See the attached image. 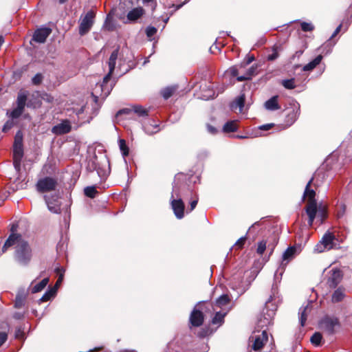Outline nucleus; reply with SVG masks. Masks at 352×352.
Listing matches in <instances>:
<instances>
[{"label":"nucleus","mask_w":352,"mask_h":352,"mask_svg":"<svg viewBox=\"0 0 352 352\" xmlns=\"http://www.w3.org/2000/svg\"><path fill=\"white\" fill-rule=\"evenodd\" d=\"M273 315H274V311H271V314L268 315V316H269V317H270V318H267V319H266V322H264V324H265V325H267V324H270L271 318H272V316H273Z\"/></svg>","instance_id":"680f3d73"},{"label":"nucleus","mask_w":352,"mask_h":352,"mask_svg":"<svg viewBox=\"0 0 352 352\" xmlns=\"http://www.w3.org/2000/svg\"><path fill=\"white\" fill-rule=\"evenodd\" d=\"M313 180H314V177H311L310 179V180L308 182V183L307 184V185L305 186V191H304L302 198L305 199V197H307V199H308L307 202H317L315 199V196H316L315 191L312 189H310V186H311Z\"/></svg>","instance_id":"aec40b11"},{"label":"nucleus","mask_w":352,"mask_h":352,"mask_svg":"<svg viewBox=\"0 0 352 352\" xmlns=\"http://www.w3.org/2000/svg\"><path fill=\"white\" fill-rule=\"evenodd\" d=\"M177 87H167L162 90V95L166 100L168 99L177 90Z\"/></svg>","instance_id":"f704fd0d"},{"label":"nucleus","mask_w":352,"mask_h":352,"mask_svg":"<svg viewBox=\"0 0 352 352\" xmlns=\"http://www.w3.org/2000/svg\"><path fill=\"white\" fill-rule=\"evenodd\" d=\"M230 301V298L227 295H222L217 300H216V305L221 307L222 306H224L227 305Z\"/></svg>","instance_id":"a19ab883"},{"label":"nucleus","mask_w":352,"mask_h":352,"mask_svg":"<svg viewBox=\"0 0 352 352\" xmlns=\"http://www.w3.org/2000/svg\"><path fill=\"white\" fill-rule=\"evenodd\" d=\"M273 126H274V124H263V125H261V126H258V130L259 131L255 132V133L254 134L253 137L261 136L262 134L260 132V131H267V130H270V129L272 128Z\"/></svg>","instance_id":"37998d69"},{"label":"nucleus","mask_w":352,"mask_h":352,"mask_svg":"<svg viewBox=\"0 0 352 352\" xmlns=\"http://www.w3.org/2000/svg\"><path fill=\"white\" fill-rule=\"evenodd\" d=\"M246 240V236H242L239 239L237 240V241L234 243V246L236 248L241 249L243 246Z\"/></svg>","instance_id":"8fccbe9b"},{"label":"nucleus","mask_w":352,"mask_h":352,"mask_svg":"<svg viewBox=\"0 0 352 352\" xmlns=\"http://www.w3.org/2000/svg\"><path fill=\"white\" fill-rule=\"evenodd\" d=\"M49 282L48 278H43L40 283L36 284L32 288V293L35 294L37 292H41L43 290L46 285H47Z\"/></svg>","instance_id":"2f4dec72"},{"label":"nucleus","mask_w":352,"mask_h":352,"mask_svg":"<svg viewBox=\"0 0 352 352\" xmlns=\"http://www.w3.org/2000/svg\"><path fill=\"white\" fill-rule=\"evenodd\" d=\"M142 128L148 135H153L159 131L158 125L156 124H152L151 121L144 122L142 125Z\"/></svg>","instance_id":"c85d7f7f"},{"label":"nucleus","mask_w":352,"mask_h":352,"mask_svg":"<svg viewBox=\"0 0 352 352\" xmlns=\"http://www.w3.org/2000/svg\"><path fill=\"white\" fill-rule=\"evenodd\" d=\"M296 251V248L295 247H289L283 252L281 266L285 267L287 264V263L294 258Z\"/></svg>","instance_id":"4be33fe9"},{"label":"nucleus","mask_w":352,"mask_h":352,"mask_svg":"<svg viewBox=\"0 0 352 352\" xmlns=\"http://www.w3.org/2000/svg\"><path fill=\"white\" fill-rule=\"evenodd\" d=\"M254 60V57L252 56H250L248 58V60L246 61V63L245 65H249L251 62H252L253 60Z\"/></svg>","instance_id":"69168bd1"},{"label":"nucleus","mask_w":352,"mask_h":352,"mask_svg":"<svg viewBox=\"0 0 352 352\" xmlns=\"http://www.w3.org/2000/svg\"><path fill=\"white\" fill-rule=\"evenodd\" d=\"M58 185L57 179L51 177H45L38 180L36 188L39 192L54 190Z\"/></svg>","instance_id":"0eeeda50"},{"label":"nucleus","mask_w":352,"mask_h":352,"mask_svg":"<svg viewBox=\"0 0 352 352\" xmlns=\"http://www.w3.org/2000/svg\"><path fill=\"white\" fill-rule=\"evenodd\" d=\"M300 26H301L302 30L304 32H311V31L314 30V25L311 23L302 22L300 23Z\"/></svg>","instance_id":"de8ad7c7"},{"label":"nucleus","mask_w":352,"mask_h":352,"mask_svg":"<svg viewBox=\"0 0 352 352\" xmlns=\"http://www.w3.org/2000/svg\"><path fill=\"white\" fill-rule=\"evenodd\" d=\"M342 25H338L331 36V39H333L341 30Z\"/></svg>","instance_id":"bf43d9fd"},{"label":"nucleus","mask_w":352,"mask_h":352,"mask_svg":"<svg viewBox=\"0 0 352 352\" xmlns=\"http://www.w3.org/2000/svg\"><path fill=\"white\" fill-rule=\"evenodd\" d=\"M290 108L287 109L285 122L287 126L292 125L300 115V104L296 101H293Z\"/></svg>","instance_id":"9b49d317"},{"label":"nucleus","mask_w":352,"mask_h":352,"mask_svg":"<svg viewBox=\"0 0 352 352\" xmlns=\"http://www.w3.org/2000/svg\"><path fill=\"white\" fill-rule=\"evenodd\" d=\"M281 84L285 89H293L296 87L294 78L283 80Z\"/></svg>","instance_id":"c9c22d12"},{"label":"nucleus","mask_w":352,"mask_h":352,"mask_svg":"<svg viewBox=\"0 0 352 352\" xmlns=\"http://www.w3.org/2000/svg\"><path fill=\"white\" fill-rule=\"evenodd\" d=\"M259 225V223L257 221V222H255L254 224L252 225V226L249 228L248 230V232H250V230L254 228L256 226H258Z\"/></svg>","instance_id":"338daca9"},{"label":"nucleus","mask_w":352,"mask_h":352,"mask_svg":"<svg viewBox=\"0 0 352 352\" xmlns=\"http://www.w3.org/2000/svg\"><path fill=\"white\" fill-rule=\"evenodd\" d=\"M144 13V10L142 8L138 7L133 8L127 14V19L130 21H135L140 18Z\"/></svg>","instance_id":"393cba45"},{"label":"nucleus","mask_w":352,"mask_h":352,"mask_svg":"<svg viewBox=\"0 0 352 352\" xmlns=\"http://www.w3.org/2000/svg\"><path fill=\"white\" fill-rule=\"evenodd\" d=\"M236 277H234L230 282L232 288L237 292L239 295L243 294L248 289L249 284L244 283L243 282L238 283L235 281Z\"/></svg>","instance_id":"412c9836"},{"label":"nucleus","mask_w":352,"mask_h":352,"mask_svg":"<svg viewBox=\"0 0 352 352\" xmlns=\"http://www.w3.org/2000/svg\"><path fill=\"white\" fill-rule=\"evenodd\" d=\"M238 126H237V122L236 120H232L227 122L223 128V130L224 132L229 133V132H234L237 130Z\"/></svg>","instance_id":"c756f323"},{"label":"nucleus","mask_w":352,"mask_h":352,"mask_svg":"<svg viewBox=\"0 0 352 352\" xmlns=\"http://www.w3.org/2000/svg\"><path fill=\"white\" fill-rule=\"evenodd\" d=\"M23 155V134L19 131L14 138L13 156L14 163H20Z\"/></svg>","instance_id":"1a4fd4ad"},{"label":"nucleus","mask_w":352,"mask_h":352,"mask_svg":"<svg viewBox=\"0 0 352 352\" xmlns=\"http://www.w3.org/2000/svg\"><path fill=\"white\" fill-rule=\"evenodd\" d=\"M10 120H8V121H6V122L4 124L3 126V129H2V131L3 132H7L10 129H11L14 125L15 124V122H14V119H12L11 118H9Z\"/></svg>","instance_id":"a18cd8bd"},{"label":"nucleus","mask_w":352,"mask_h":352,"mask_svg":"<svg viewBox=\"0 0 352 352\" xmlns=\"http://www.w3.org/2000/svg\"><path fill=\"white\" fill-rule=\"evenodd\" d=\"M170 205L175 217L181 219L184 216V204L179 194V189L175 185L173 187L170 197Z\"/></svg>","instance_id":"20e7f679"},{"label":"nucleus","mask_w":352,"mask_h":352,"mask_svg":"<svg viewBox=\"0 0 352 352\" xmlns=\"http://www.w3.org/2000/svg\"><path fill=\"white\" fill-rule=\"evenodd\" d=\"M264 107L266 109L269 111H275L280 109V106L278 103V96H274L267 100L265 104Z\"/></svg>","instance_id":"bb28decb"},{"label":"nucleus","mask_w":352,"mask_h":352,"mask_svg":"<svg viewBox=\"0 0 352 352\" xmlns=\"http://www.w3.org/2000/svg\"><path fill=\"white\" fill-rule=\"evenodd\" d=\"M267 341L268 335L265 330L262 331L261 333L259 332L257 334L254 333L250 337V347L255 351H260Z\"/></svg>","instance_id":"423d86ee"},{"label":"nucleus","mask_w":352,"mask_h":352,"mask_svg":"<svg viewBox=\"0 0 352 352\" xmlns=\"http://www.w3.org/2000/svg\"><path fill=\"white\" fill-rule=\"evenodd\" d=\"M322 56L318 55L317 56L314 60H312L309 63L305 65L302 67V70L303 72H311L313 69H314L322 61Z\"/></svg>","instance_id":"a878e982"},{"label":"nucleus","mask_w":352,"mask_h":352,"mask_svg":"<svg viewBox=\"0 0 352 352\" xmlns=\"http://www.w3.org/2000/svg\"><path fill=\"white\" fill-rule=\"evenodd\" d=\"M157 32V29L154 27L149 26L146 30L148 37H152Z\"/></svg>","instance_id":"603ef678"},{"label":"nucleus","mask_w":352,"mask_h":352,"mask_svg":"<svg viewBox=\"0 0 352 352\" xmlns=\"http://www.w3.org/2000/svg\"><path fill=\"white\" fill-rule=\"evenodd\" d=\"M197 202H198V199H195L194 200H192V201H190V212H191L192 210H193L197 204Z\"/></svg>","instance_id":"13d9d810"},{"label":"nucleus","mask_w":352,"mask_h":352,"mask_svg":"<svg viewBox=\"0 0 352 352\" xmlns=\"http://www.w3.org/2000/svg\"><path fill=\"white\" fill-rule=\"evenodd\" d=\"M346 204L345 203H343L342 201H340V203L337 206V216L338 218H342L344 217L345 212H346Z\"/></svg>","instance_id":"58836bf2"},{"label":"nucleus","mask_w":352,"mask_h":352,"mask_svg":"<svg viewBox=\"0 0 352 352\" xmlns=\"http://www.w3.org/2000/svg\"><path fill=\"white\" fill-rule=\"evenodd\" d=\"M95 13L93 10H89L81 18L79 25V34L84 35L91 28L94 21Z\"/></svg>","instance_id":"9d476101"},{"label":"nucleus","mask_w":352,"mask_h":352,"mask_svg":"<svg viewBox=\"0 0 352 352\" xmlns=\"http://www.w3.org/2000/svg\"><path fill=\"white\" fill-rule=\"evenodd\" d=\"M182 5H183V4H179V5L176 6V10H178V9H179L180 8H182Z\"/></svg>","instance_id":"774afa93"},{"label":"nucleus","mask_w":352,"mask_h":352,"mask_svg":"<svg viewBox=\"0 0 352 352\" xmlns=\"http://www.w3.org/2000/svg\"><path fill=\"white\" fill-rule=\"evenodd\" d=\"M322 335L320 333H315L311 337V342L316 345L319 346L320 344V342L322 340Z\"/></svg>","instance_id":"79ce46f5"},{"label":"nucleus","mask_w":352,"mask_h":352,"mask_svg":"<svg viewBox=\"0 0 352 352\" xmlns=\"http://www.w3.org/2000/svg\"><path fill=\"white\" fill-rule=\"evenodd\" d=\"M345 296V289L340 287L333 293L331 301L333 302H339L344 298Z\"/></svg>","instance_id":"cd10ccee"},{"label":"nucleus","mask_w":352,"mask_h":352,"mask_svg":"<svg viewBox=\"0 0 352 352\" xmlns=\"http://www.w3.org/2000/svg\"><path fill=\"white\" fill-rule=\"evenodd\" d=\"M56 293V288L52 287L45 292V293L43 295V296L40 299V300L42 302H47V300H50L52 297H54L55 296Z\"/></svg>","instance_id":"72a5a7b5"},{"label":"nucleus","mask_w":352,"mask_h":352,"mask_svg":"<svg viewBox=\"0 0 352 352\" xmlns=\"http://www.w3.org/2000/svg\"><path fill=\"white\" fill-rule=\"evenodd\" d=\"M338 320L336 318L325 316L320 322V327L328 334L334 333V328L338 325Z\"/></svg>","instance_id":"ddd939ff"},{"label":"nucleus","mask_w":352,"mask_h":352,"mask_svg":"<svg viewBox=\"0 0 352 352\" xmlns=\"http://www.w3.org/2000/svg\"><path fill=\"white\" fill-rule=\"evenodd\" d=\"M144 3H153V10H154L155 9V7H156V2L154 1V0H142Z\"/></svg>","instance_id":"e2e57ef3"},{"label":"nucleus","mask_w":352,"mask_h":352,"mask_svg":"<svg viewBox=\"0 0 352 352\" xmlns=\"http://www.w3.org/2000/svg\"><path fill=\"white\" fill-rule=\"evenodd\" d=\"M51 29L48 28L38 29L34 32L32 40L36 43H43L51 34Z\"/></svg>","instance_id":"dca6fc26"},{"label":"nucleus","mask_w":352,"mask_h":352,"mask_svg":"<svg viewBox=\"0 0 352 352\" xmlns=\"http://www.w3.org/2000/svg\"><path fill=\"white\" fill-rule=\"evenodd\" d=\"M245 95L241 94L237 97L230 104V108L232 111H236L239 109V112L243 111L244 103H245Z\"/></svg>","instance_id":"5701e85b"},{"label":"nucleus","mask_w":352,"mask_h":352,"mask_svg":"<svg viewBox=\"0 0 352 352\" xmlns=\"http://www.w3.org/2000/svg\"><path fill=\"white\" fill-rule=\"evenodd\" d=\"M336 235L330 232H326L320 241L315 245L314 252L322 253L333 249L336 246Z\"/></svg>","instance_id":"39448f33"},{"label":"nucleus","mask_w":352,"mask_h":352,"mask_svg":"<svg viewBox=\"0 0 352 352\" xmlns=\"http://www.w3.org/2000/svg\"><path fill=\"white\" fill-rule=\"evenodd\" d=\"M256 65L251 66L245 71V72L243 75L238 76L237 81L242 82L244 80H250L252 78V76H254L256 74Z\"/></svg>","instance_id":"b1692460"},{"label":"nucleus","mask_w":352,"mask_h":352,"mask_svg":"<svg viewBox=\"0 0 352 352\" xmlns=\"http://www.w3.org/2000/svg\"><path fill=\"white\" fill-rule=\"evenodd\" d=\"M8 336L4 332H0V346L7 340Z\"/></svg>","instance_id":"5fc2aeb1"},{"label":"nucleus","mask_w":352,"mask_h":352,"mask_svg":"<svg viewBox=\"0 0 352 352\" xmlns=\"http://www.w3.org/2000/svg\"><path fill=\"white\" fill-rule=\"evenodd\" d=\"M28 95L29 93L27 91H20L18 93L14 108L6 112L8 118L18 119L23 113L25 107L30 109H38L41 107L42 102L38 98L32 96L28 99Z\"/></svg>","instance_id":"f03ea898"},{"label":"nucleus","mask_w":352,"mask_h":352,"mask_svg":"<svg viewBox=\"0 0 352 352\" xmlns=\"http://www.w3.org/2000/svg\"><path fill=\"white\" fill-rule=\"evenodd\" d=\"M22 300H16V302H15V307H17V308H19L22 306Z\"/></svg>","instance_id":"0e129e2a"},{"label":"nucleus","mask_w":352,"mask_h":352,"mask_svg":"<svg viewBox=\"0 0 352 352\" xmlns=\"http://www.w3.org/2000/svg\"><path fill=\"white\" fill-rule=\"evenodd\" d=\"M43 80V76L41 73H38L32 78V83L34 85H39L41 84Z\"/></svg>","instance_id":"49530a36"},{"label":"nucleus","mask_w":352,"mask_h":352,"mask_svg":"<svg viewBox=\"0 0 352 352\" xmlns=\"http://www.w3.org/2000/svg\"><path fill=\"white\" fill-rule=\"evenodd\" d=\"M132 111L139 116L144 117L147 116V111L144 109L142 106H135L133 107Z\"/></svg>","instance_id":"c03bdc74"},{"label":"nucleus","mask_w":352,"mask_h":352,"mask_svg":"<svg viewBox=\"0 0 352 352\" xmlns=\"http://www.w3.org/2000/svg\"><path fill=\"white\" fill-rule=\"evenodd\" d=\"M71 129L70 122L67 120H64L60 123L54 126L52 129V132L56 135H60L69 133Z\"/></svg>","instance_id":"2eb2a0df"},{"label":"nucleus","mask_w":352,"mask_h":352,"mask_svg":"<svg viewBox=\"0 0 352 352\" xmlns=\"http://www.w3.org/2000/svg\"><path fill=\"white\" fill-rule=\"evenodd\" d=\"M278 243V237L276 235L274 234L268 237L267 239H263L258 243V247L256 249V252L259 255H262L265 250L267 248L270 250V254H272L274 250L275 246Z\"/></svg>","instance_id":"6e6552de"},{"label":"nucleus","mask_w":352,"mask_h":352,"mask_svg":"<svg viewBox=\"0 0 352 352\" xmlns=\"http://www.w3.org/2000/svg\"><path fill=\"white\" fill-rule=\"evenodd\" d=\"M119 147L122 153L123 156H127L129 155V148L126 146V142L124 140L120 139L119 140Z\"/></svg>","instance_id":"ea45409f"},{"label":"nucleus","mask_w":352,"mask_h":352,"mask_svg":"<svg viewBox=\"0 0 352 352\" xmlns=\"http://www.w3.org/2000/svg\"><path fill=\"white\" fill-rule=\"evenodd\" d=\"M243 69V66L242 65H235L233 67H230L227 70V73L229 74L232 77H236L240 76L239 74L242 73V69Z\"/></svg>","instance_id":"7c9ffc66"},{"label":"nucleus","mask_w":352,"mask_h":352,"mask_svg":"<svg viewBox=\"0 0 352 352\" xmlns=\"http://www.w3.org/2000/svg\"><path fill=\"white\" fill-rule=\"evenodd\" d=\"M225 316L226 314H222L219 311H217L212 320V324H221L223 322V318Z\"/></svg>","instance_id":"4c0bfd02"},{"label":"nucleus","mask_w":352,"mask_h":352,"mask_svg":"<svg viewBox=\"0 0 352 352\" xmlns=\"http://www.w3.org/2000/svg\"><path fill=\"white\" fill-rule=\"evenodd\" d=\"M40 98L41 100H44L45 102L47 103H53L54 102V97L47 94V93H42L40 94Z\"/></svg>","instance_id":"09e8293b"},{"label":"nucleus","mask_w":352,"mask_h":352,"mask_svg":"<svg viewBox=\"0 0 352 352\" xmlns=\"http://www.w3.org/2000/svg\"><path fill=\"white\" fill-rule=\"evenodd\" d=\"M118 49H116L111 53V54L109 57V59L108 61L109 72L103 78L102 84L101 85L102 89H103L106 86L107 83L111 78V74L115 69L116 60L118 58Z\"/></svg>","instance_id":"4468645a"},{"label":"nucleus","mask_w":352,"mask_h":352,"mask_svg":"<svg viewBox=\"0 0 352 352\" xmlns=\"http://www.w3.org/2000/svg\"><path fill=\"white\" fill-rule=\"evenodd\" d=\"M210 93L208 95H204L201 98L204 100H209L214 98V93L212 91H210Z\"/></svg>","instance_id":"4d7b16f0"},{"label":"nucleus","mask_w":352,"mask_h":352,"mask_svg":"<svg viewBox=\"0 0 352 352\" xmlns=\"http://www.w3.org/2000/svg\"><path fill=\"white\" fill-rule=\"evenodd\" d=\"M318 217L320 218V221L321 223L323 221V220L326 218L327 217V212H326V210L324 208H318Z\"/></svg>","instance_id":"3c124183"},{"label":"nucleus","mask_w":352,"mask_h":352,"mask_svg":"<svg viewBox=\"0 0 352 352\" xmlns=\"http://www.w3.org/2000/svg\"><path fill=\"white\" fill-rule=\"evenodd\" d=\"M16 230V226L12 225V233L6 241L2 252H5L10 246H14V258L16 262L23 265H27L32 257V250L28 243L19 234L14 233Z\"/></svg>","instance_id":"f257e3e1"},{"label":"nucleus","mask_w":352,"mask_h":352,"mask_svg":"<svg viewBox=\"0 0 352 352\" xmlns=\"http://www.w3.org/2000/svg\"><path fill=\"white\" fill-rule=\"evenodd\" d=\"M45 202L47 205L48 209L54 213H58L60 210V204L58 202V195L52 196L50 197L47 195H45L44 197Z\"/></svg>","instance_id":"f3484780"},{"label":"nucleus","mask_w":352,"mask_h":352,"mask_svg":"<svg viewBox=\"0 0 352 352\" xmlns=\"http://www.w3.org/2000/svg\"><path fill=\"white\" fill-rule=\"evenodd\" d=\"M96 171H97V173L98 175V176L101 178H105L107 177L108 174H109V171L108 170H104L102 171V170H100V168H97L96 167L94 168Z\"/></svg>","instance_id":"864d4df0"},{"label":"nucleus","mask_w":352,"mask_h":352,"mask_svg":"<svg viewBox=\"0 0 352 352\" xmlns=\"http://www.w3.org/2000/svg\"><path fill=\"white\" fill-rule=\"evenodd\" d=\"M327 284L331 289L336 288L342 279V271L338 268H333L327 272Z\"/></svg>","instance_id":"f8f14e48"},{"label":"nucleus","mask_w":352,"mask_h":352,"mask_svg":"<svg viewBox=\"0 0 352 352\" xmlns=\"http://www.w3.org/2000/svg\"><path fill=\"white\" fill-rule=\"evenodd\" d=\"M312 309V306L310 302L306 305H302L300 307L298 311L299 321L302 327H304L307 319L308 315L310 314Z\"/></svg>","instance_id":"6ab92c4d"},{"label":"nucleus","mask_w":352,"mask_h":352,"mask_svg":"<svg viewBox=\"0 0 352 352\" xmlns=\"http://www.w3.org/2000/svg\"><path fill=\"white\" fill-rule=\"evenodd\" d=\"M85 195L90 198H94L98 193L95 186H87L84 189Z\"/></svg>","instance_id":"e433bc0d"},{"label":"nucleus","mask_w":352,"mask_h":352,"mask_svg":"<svg viewBox=\"0 0 352 352\" xmlns=\"http://www.w3.org/2000/svg\"><path fill=\"white\" fill-rule=\"evenodd\" d=\"M207 130L211 134H215L217 131V129L211 125H207Z\"/></svg>","instance_id":"6e6d98bb"},{"label":"nucleus","mask_w":352,"mask_h":352,"mask_svg":"<svg viewBox=\"0 0 352 352\" xmlns=\"http://www.w3.org/2000/svg\"><path fill=\"white\" fill-rule=\"evenodd\" d=\"M272 53L271 54H269L267 57V60L270 61L274 60L278 57V52L281 50L280 45H274L272 47Z\"/></svg>","instance_id":"473e14b6"},{"label":"nucleus","mask_w":352,"mask_h":352,"mask_svg":"<svg viewBox=\"0 0 352 352\" xmlns=\"http://www.w3.org/2000/svg\"><path fill=\"white\" fill-rule=\"evenodd\" d=\"M214 311L213 305L211 302L201 303L199 302L192 311L189 321L193 327H200L204 322V314L203 312L212 313Z\"/></svg>","instance_id":"7ed1b4c3"},{"label":"nucleus","mask_w":352,"mask_h":352,"mask_svg":"<svg viewBox=\"0 0 352 352\" xmlns=\"http://www.w3.org/2000/svg\"><path fill=\"white\" fill-rule=\"evenodd\" d=\"M306 213L309 217L308 223L311 226L318 212L317 202H307L305 208Z\"/></svg>","instance_id":"a211bd4d"},{"label":"nucleus","mask_w":352,"mask_h":352,"mask_svg":"<svg viewBox=\"0 0 352 352\" xmlns=\"http://www.w3.org/2000/svg\"><path fill=\"white\" fill-rule=\"evenodd\" d=\"M63 275L62 274H60L54 287H56V289L58 288V285L60 284V283L63 280Z\"/></svg>","instance_id":"052dcab7"}]
</instances>
